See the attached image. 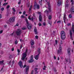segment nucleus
Wrapping results in <instances>:
<instances>
[{
	"label": "nucleus",
	"instance_id": "9",
	"mask_svg": "<svg viewBox=\"0 0 74 74\" xmlns=\"http://www.w3.org/2000/svg\"><path fill=\"white\" fill-rule=\"evenodd\" d=\"M70 36L71 37V40H74V39L73 37H72V30H70Z\"/></svg>",
	"mask_w": 74,
	"mask_h": 74
},
{
	"label": "nucleus",
	"instance_id": "5",
	"mask_svg": "<svg viewBox=\"0 0 74 74\" xmlns=\"http://www.w3.org/2000/svg\"><path fill=\"white\" fill-rule=\"evenodd\" d=\"M15 17H13L12 18H10L9 20L10 22L12 23V22H14L15 21Z\"/></svg>",
	"mask_w": 74,
	"mask_h": 74
},
{
	"label": "nucleus",
	"instance_id": "54",
	"mask_svg": "<svg viewBox=\"0 0 74 74\" xmlns=\"http://www.w3.org/2000/svg\"><path fill=\"white\" fill-rule=\"evenodd\" d=\"M34 71L33 70H32V72H31V74H33V72H34Z\"/></svg>",
	"mask_w": 74,
	"mask_h": 74
},
{
	"label": "nucleus",
	"instance_id": "7",
	"mask_svg": "<svg viewBox=\"0 0 74 74\" xmlns=\"http://www.w3.org/2000/svg\"><path fill=\"white\" fill-rule=\"evenodd\" d=\"M29 68H30V66H28L26 67V68L25 69V73H27L29 70Z\"/></svg>",
	"mask_w": 74,
	"mask_h": 74
},
{
	"label": "nucleus",
	"instance_id": "34",
	"mask_svg": "<svg viewBox=\"0 0 74 74\" xmlns=\"http://www.w3.org/2000/svg\"><path fill=\"white\" fill-rule=\"evenodd\" d=\"M21 3V0H20L18 2V4H20Z\"/></svg>",
	"mask_w": 74,
	"mask_h": 74
},
{
	"label": "nucleus",
	"instance_id": "17",
	"mask_svg": "<svg viewBox=\"0 0 74 74\" xmlns=\"http://www.w3.org/2000/svg\"><path fill=\"white\" fill-rule=\"evenodd\" d=\"M30 43L31 45H33L34 44V41L33 40H32Z\"/></svg>",
	"mask_w": 74,
	"mask_h": 74
},
{
	"label": "nucleus",
	"instance_id": "42",
	"mask_svg": "<svg viewBox=\"0 0 74 74\" xmlns=\"http://www.w3.org/2000/svg\"><path fill=\"white\" fill-rule=\"evenodd\" d=\"M41 23H39L38 24V25L39 26H41Z\"/></svg>",
	"mask_w": 74,
	"mask_h": 74
},
{
	"label": "nucleus",
	"instance_id": "26",
	"mask_svg": "<svg viewBox=\"0 0 74 74\" xmlns=\"http://www.w3.org/2000/svg\"><path fill=\"white\" fill-rule=\"evenodd\" d=\"M68 17L69 18H72V15L71 14H70L69 15Z\"/></svg>",
	"mask_w": 74,
	"mask_h": 74
},
{
	"label": "nucleus",
	"instance_id": "49",
	"mask_svg": "<svg viewBox=\"0 0 74 74\" xmlns=\"http://www.w3.org/2000/svg\"><path fill=\"white\" fill-rule=\"evenodd\" d=\"M12 51H14V48H12Z\"/></svg>",
	"mask_w": 74,
	"mask_h": 74
},
{
	"label": "nucleus",
	"instance_id": "30",
	"mask_svg": "<svg viewBox=\"0 0 74 74\" xmlns=\"http://www.w3.org/2000/svg\"><path fill=\"white\" fill-rule=\"evenodd\" d=\"M71 2L72 3V5H73V4H74V1H73V0H71Z\"/></svg>",
	"mask_w": 74,
	"mask_h": 74
},
{
	"label": "nucleus",
	"instance_id": "61",
	"mask_svg": "<svg viewBox=\"0 0 74 74\" xmlns=\"http://www.w3.org/2000/svg\"><path fill=\"white\" fill-rule=\"evenodd\" d=\"M16 25L17 26H18L19 25V24H18V23H17L16 24Z\"/></svg>",
	"mask_w": 74,
	"mask_h": 74
},
{
	"label": "nucleus",
	"instance_id": "1",
	"mask_svg": "<svg viewBox=\"0 0 74 74\" xmlns=\"http://www.w3.org/2000/svg\"><path fill=\"white\" fill-rule=\"evenodd\" d=\"M27 49H26L25 51V52L23 54V56L22 57L21 60H23L27 56Z\"/></svg>",
	"mask_w": 74,
	"mask_h": 74
},
{
	"label": "nucleus",
	"instance_id": "50",
	"mask_svg": "<svg viewBox=\"0 0 74 74\" xmlns=\"http://www.w3.org/2000/svg\"><path fill=\"white\" fill-rule=\"evenodd\" d=\"M14 63H15V62H14V61L13 60L12 62V64H14Z\"/></svg>",
	"mask_w": 74,
	"mask_h": 74
},
{
	"label": "nucleus",
	"instance_id": "63",
	"mask_svg": "<svg viewBox=\"0 0 74 74\" xmlns=\"http://www.w3.org/2000/svg\"><path fill=\"white\" fill-rule=\"evenodd\" d=\"M38 14H41V13H40V12H38Z\"/></svg>",
	"mask_w": 74,
	"mask_h": 74
},
{
	"label": "nucleus",
	"instance_id": "27",
	"mask_svg": "<svg viewBox=\"0 0 74 74\" xmlns=\"http://www.w3.org/2000/svg\"><path fill=\"white\" fill-rule=\"evenodd\" d=\"M14 43L15 44H17L18 43V42L17 40H16L15 41Z\"/></svg>",
	"mask_w": 74,
	"mask_h": 74
},
{
	"label": "nucleus",
	"instance_id": "4",
	"mask_svg": "<svg viewBox=\"0 0 74 74\" xmlns=\"http://www.w3.org/2000/svg\"><path fill=\"white\" fill-rule=\"evenodd\" d=\"M34 62V60H33V55H32L30 57V60L28 61V63H32Z\"/></svg>",
	"mask_w": 74,
	"mask_h": 74
},
{
	"label": "nucleus",
	"instance_id": "11",
	"mask_svg": "<svg viewBox=\"0 0 74 74\" xmlns=\"http://www.w3.org/2000/svg\"><path fill=\"white\" fill-rule=\"evenodd\" d=\"M34 7H36V8H37L38 9H39L40 8V6L38 4H35L34 5Z\"/></svg>",
	"mask_w": 74,
	"mask_h": 74
},
{
	"label": "nucleus",
	"instance_id": "58",
	"mask_svg": "<svg viewBox=\"0 0 74 74\" xmlns=\"http://www.w3.org/2000/svg\"><path fill=\"white\" fill-rule=\"evenodd\" d=\"M49 25H51H51L52 24V22H51L50 23L49 22Z\"/></svg>",
	"mask_w": 74,
	"mask_h": 74
},
{
	"label": "nucleus",
	"instance_id": "2",
	"mask_svg": "<svg viewBox=\"0 0 74 74\" xmlns=\"http://www.w3.org/2000/svg\"><path fill=\"white\" fill-rule=\"evenodd\" d=\"M26 21L27 24V29H29V30L31 29L32 27V24H29V22H28V20H27V19H26Z\"/></svg>",
	"mask_w": 74,
	"mask_h": 74
},
{
	"label": "nucleus",
	"instance_id": "52",
	"mask_svg": "<svg viewBox=\"0 0 74 74\" xmlns=\"http://www.w3.org/2000/svg\"><path fill=\"white\" fill-rule=\"evenodd\" d=\"M22 48V45H21V46H20V48L21 49Z\"/></svg>",
	"mask_w": 74,
	"mask_h": 74
},
{
	"label": "nucleus",
	"instance_id": "45",
	"mask_svg": "<svg viewBox=\"0 0 74 74\" xmlns=\"http://www.w3.org/2000/svg\"><path fill=\"white\" fill-rule=\"evenodd\" d=\"M26 67V65H24L23 66V68H25Z\"/></svg>",
	"mask_w": 74,
	"mask_h": 74
},
{
	"label": "nucleus",
	"instance_id": "28",
	"mask_svg": "<svg viewBox=\"0 0 74 74\" xmlns=\"http://www.w3.org/2000/svg\"><path fill=\"white\" fill-rule=\"evenodd\" d=\"M12 10L13 11H14V12H15L16 10H15V8H13L12 9Z\"/></svg>",
	"mask_w": 74,
	"mask_h": 74
},
{
	"label": "nucleus",
	"instance_id": "29",
	"mask_svg": "<svg viewBox=\"0 0 74 74\" xmlns=\"http://www.w3.org/2000/svg\"><path fill=\"white\" fill-rule=\"evenodd\" d=\"M7 4H8V3H3V4L2 5H7Z\"/></svg>",
	"mask_w": 74,
	"mask_h": 74
},
{
	"label": "nucleus",
	"instance_id": "12",
	"mask_svg": "<svg viewBox=\"0 0 74 74\" xmlns=\"http://www.w3.org/2000/svg\"><path fill=\"white\" fill-rule=\"evenodd\" d=\"M42 16L41 14H40L39 16V21H40V22H41L42 21Z\"/></svg>",
	"mask_w": 74,
	"mask_h": 74
},
{
	"label": "nucleus",
	"instance_id": "24",
	"mask_svg": "<svg viewBox=\"0 0 74 74\" xmlns=\"http://www.w3.org/2000/svg\"><path fill=\"white\" fill-rule=\"evenodd\" d=\"M45 13H47V14H49V12H48V11L47 10H46L45 11H44Z\"/></svg>",
	"mask_w": 74,
	"mask_h": 74
},
{
	"label": "nucleus",
	"instance_id": "21",
	"mask_svg": "<svg viewBox=\"0 0 74 74\" xmlns=\"http://www.w3.org/2000/svg\"><path fill=\"white\" fill-rule=\"evenodd\" d=\"M61 35H66V34H65V32L64 31H62L61 33Z\"/></svg>",
	"mask_w": 74,
	"mask_h": 74
},
{
	"label": "nucleus",
	"instance_id": "14",
	"mask_svg": "<svg viewBox=\"0 0 74 74\" xmlns=\"http://www.w3.org/2000/svg\"><path fill=\"white\" fill-rule=\"evenodd\" d=\"M61 37L62 40H64L66 38V35H61Z\"/></svg>",
	"mask_w": 74,
	"mask_h": 74
},
{
	"label": "nucleus",
	"instance_id": "22",
	"mask_svg": "<svg viewBox=\"0 0 74 74\" xmlns=\"http://www.w3.org/2000/svg\"><path fill=\"white\" fill-rule=\"evenodd\" d=\"M34 32L36 34H38V32H37V29H34Z\"/></svg>",
	"mask_w": 74,
	"mask_h": 74
},
{
	"label": "nucleus",
	"instance_id": "6",
	"mask_svg": "<svg viewBox=\"0 0 74 74\" xmlns=\"http://www.w3.org/2000/svg\"><path fill=\"white\" fill-rule=\"evenodd\" d=\"M62 44V43H60V46H59V48L58 49V53H59L60 52H61V51H62V47H61V45Z\"/></svg>",
	"mask_w": 74,
	"mask_h": 74
},
{
	"label": "nucleus",
	"instance_id": "40",
	"mask_svg": "<svg viewBox=\"0 0 74 74\" xmlns=\"http://www.w3.org/2000/svg\"><path fill=\"white\" fill-rule=\"evenodd\" d=\"M37 70H38V68L35 69V71H37Z\"/></svg>",
	"mask_w": 74,
	"mask_h": 74
},
{
	"label": "nucleus",
	"instance_id": "31",
	"mask_svg": "<svg viewBox=\"0 0 74 74\" xmlns=\"http://www.w3.org/2000/svg\"><path fill=\"white\" fill-rule=\"evenodd\" d=\"M22 30H26V27L22 28Z\"/></svg>",
	"mask_w": 74,
	"mask_h": 74
},
{
	"label": "nucleus",
	"instance_id": "16",
	"mask_svg": "<svg viewBox=\"0 0 74 74\" xmlns=\"http://www.w3.org/2000/svg\"><path fill=\"white\" fill-rule=\"evenodd\" d=\"M30 16H29L28 17V19L29 20L32 21H33L34 19L33 17H32V18H31Z\"/></svg>",
	"mask_w": 74,
	"mask_h": 74
},
{
	"label": "nucleus",
	"instance_id": "47",
	"mask_svg": "<svg viewBox=\"0 0 74 74\" xmlns=\"http://www.w3.org/2000/svg\"><path fill=\"white\" fill-rule=\"evenodd\" d=\"M60 21H57V23H60Z\"/></svg>",
	"mask_w": 74,
	"mask_h": 74
},
{
	"label": "nucleus",
	"instance_id": "55",
	"mask_svg": "<svg viewBox=\"0 0 74 74\" xmlns=\"http://www.w3.org/2000/svg\"><path fill=\"white\" fill-rule=\"evenodd\" d=\"M54 58L55 60L56 59V56H54Z\"/></svg>",
	"mask_w": 74,
	"mask_h": 74
},
{
	"label": "nucleus",
	"instance_id": "41",
	"mask_svg": "<svg viewBox=\"0 0 74 74\" xmlns=\"http://www.w3.org/2000/svg\"><path fill=\"white\" fill-rule=\"evenodd\" d=\"M25 14H26V12L24 11L23 13V15H25Z\"/></svg>",
	"mask_w": 74,
	"mask_h": 74
},
{
	"label": "nucleus",
	"instance_id": "18",
	"mask_svg": "<svg viewBox=\"0 0 74 74\" xmlns=\"http://www.w3.org/2000/svg\"><path fill=\"white\" fill-rule=\"evenodd\" d=\"M39 54H38V55L36 56L35 57V58L36 60H38V58H39V57H38V56H39Z\"/></svg>",
	"mask_w": 74,
	"mask_h": 74
},
{
	"label": "nucleus",
	"instance_id": "8",
	"mask_svg": "<svg viewBox=\"0 0 74 74\" xmlns=\"http://www.w3.org/2000/svg\"><path fill=\"white\" fill-rule=\"evenodd\" d=\"M18 64L21 68H22V67H23V63H22V62L21 61H20L19 62Z\"/></svg>",
	"mask_w": 74,
	"mask_h": 74
},
{
	"label": "nucleus",
	"instance_id": "64",
	"mask_svg": "<svg viewBox=\"0 0 74 74\" xmlns=\"http://www.w3.org/2000/svg\"><path fill=\"white\" fill-rule=\"evenodd\" d=\"M58 60H59V57H58Z\"/></svg>",
	"mask_w": 74,
	"mask_h": 74
},
{
	"label": "nucleus",
	"instance_id": "33",
	"mask_svg": "<svg viewBox=\"0 0 74 74\" xmlns=\"http://www.w3.org/2000/svg\"><path fill=\"white\" fill-rule=\"evenodd\" d=\"M10 5H8L6 7V8H7V9H8V8H10Z\"/></svg>",
	"mask_w": 74,
	"mask_h": 74
},
{
	"label": "nucleus",
	"instance_id": "25",
	"mask_svg": "<svg viewBox=\"0 0 74 74\" xmlns=\"http://www.w3.org/2000/svg\"><path fill=\"white\" fill-rule=\"evenodd\" d=\"M41 49H38V52L39 53L38 54L40 55V50Z\"/></svg>",
	"mask_w": 74,
	"mask_h": 74
},
{
	"label": "nucleus",
	"instance_id": "36",
	"mask_svg": "<svg viewBox=\"0 0 74 74\" xmlns=\"http://www.w3.org/2000/svg\"><path fill=\"white\" fill-rule=\"evenodd\" d=\"M7 25H4V27L5 29H6L7 28Z\"/></svg>",
	"mask_w": 74,
	"mask_h": 74
},
{
	"label": "nucleus",
	"instance_id": "15",
	"mask_svg": "<svg viewBox=\"0 0 74 74\" xmlns=\"http://www.w3.org/2000/svg\"><path fill=\"white\" fill-rule=\"evenodd\" d=\"M67 53L69 55H70V49L68 48L67 50Z\"/></svg>",
	"mask_w": 74,
	"mask_h": 74
},
{
	"label": "nucleus",
	"instance_id": "10",
	"mask_svg": "<svg viewBox=\"0 0 74 74\" xmlns=\"http://www.w3.org/2000/svg\"><path fill=\"white\" fill-rule=\"evenodd\" d=\"M47 4H48V7H49V11L50 12H51V6L50 5H49V2L47 3Z\"/></svg>",
	"mask_w": 74,
	"mask_h": 74
},
{
	"label": "nucleus",
	"instance_id": "59",
	"mask_svg": "<svg viewBox=\"0 0 74 74\" xmlns=\"http://www.w3.org/2000/svg\"><path fill=\"white\" fill-rule=\"evenodd\" d=\"M3 33V31H0V34H1Z\"/></svg>",
	"mask_w": 74,
	"mask_h": 74
},
{
	"label": "nucleus",
	"instance_id": "19",
	"mask_svg": "<svg viewBox=\"0 0 74 74\" xmlns=\"http://www.w3.org/2000/svg\"><path fill=\"white\" fill-rule=\"evenodd\" d=\"M63 18L64 22H65V21L66 20V15L65 14H64Z\"/></svg>",
	"mask_w": 74,
	"mask_h": 74
},
{
	"label": "nucleus",
	"instance_id": "20",
	"mask_svg": "<svg viewBox=\"0 0 74 74\" xmlns=\"http://www.w3.org/2000/svg\"><path fill=\"white\" fill-rule=\"evenodd\" d=\"M71 12H74V7H73L71 8Z\"/></svg>",
	"mask_w": 74,
	"mask_h": 74
},
{
	"label": "nucleus",
	"instance_id": "53",
	"mask_svg": "<svg viewBox=\"0 0 74 74\" xmlns=\"http://www.w3.org/2000/svg\"><path fill=\"white\" fill-rule=\"evenodd\" d=\"M42 0H41V1H39V3H42Z\"/></svg>",
	"mask_w": 74,
	"mask_h": 74
},
{
	"label": "nucleus",
	"instance_id": "46",
	"mask_svg": "<svg viewBox=\"0 0 74 74\" xmlns=\"http://www.w3.org/2000/svg\"><path fill=\"white\" fill-rule=\"evenodd\" d=\"M10 58H12V56L11 55H10L9 56Z\"/></svg>",
	"mask_w": 74,
	"mask_h": 74
},
{
	"label": "nucleus",
	"instance_id": "3",
	"mask_svg": "<svg viewBox=\"0 0 74 74\" xmlns=\"http://www.w3.org/2000/svg\"><path fill=\"white\" fill-rule=\"evenodd\" d=\"M16 33L17 36H20L22 34V30L18 29L17 31L16 32Z\"/></svg>",
	"mask_w": 74,
	"mask_h": 74
},
{
	"label": "nucleus",
	"instance_id": "35",
	"mask_svg": "<svg viewBox=\"0 0 74 74\" xmlns=\"http://www.w3.org/2000/svg\"><path fill=\"white\" fill-rule=\"evenodd\" d=\"M20 51H21V50H19V49H17V51L18 53H20Z\"/></svg>",
	"mask_w": 74,
	"mask_h": 74
},
{
	"label": "nucleus",
	"instance_id": "62",
	"mask_svg": "<svg viewBox=\"0 0 74 74\" xmlns=\"http://www.w3.org/2000/svg\"><path fill=\"white\" fill-rule=\"evenodd\" d=\"M31 11V8H29V11Z\"/></svg>",
	"mask_w": 74,
	"mask_h": 74
},
{
	"label": "nucleus",
	"instance_id": "48",
	"mask_svg": "<svg viewBox=\"0 0 74 74\" xmlns=\"http://www.w3.org/2000/svg\"><path fill=\"white\" fill-rule=\"evenodd\" d=\"M43 26H45V23H43Z\"/></svg>",
	"mask_w": 74,
	"mask_h": 74
},
{
	"label": "nucleus",
	"instance_id": "51",
	"mask_svg": "<svg viewBox=\"0 0 74 74\" xmlns=\"http://www.w3.org/2000/svg\"><path fill=\"white\" fill-rule=\"evenodd\" d=\"M66 62H68V59L66 58Z\"/></svg>",
	"mask_w": 74,
	"mask_h": 74
},
{
	"label": "nucleus",
	"instance_id": "13",
	"mask_svg": "<svg viewBox=\"0 0 74 74\" xmlns=\"http://www.w3.org/2000/svg\"><path fill=\"white\" fill-rule=\"evenodd\" d=\"M58 0V2H57V5H58V6H60L61 4V1H60V0Z\"/></svg>",
	"mask_w": 74,
	"mask_h": 74
},
{
	"label": "nucleus",
	"instance_id": "56",
	"mask_svg": "<svg viewBox=\"0 0 74 74\" xmlns=\"http://www.w3.org/2000/svg\"><path fill=\"white\" fill-rule=\"evenodd\" d=\"M2 18V16H1V15L0 14V19H1Z\"/></svg>",
	"mask_w": 74,
	"mask_h": 74
},
{
	"label": "nucleus",
	"instance_id": "43",
	"mask_svg": "<svg viewBox=\"0 0 74 74\" xmlns=\"http://www.w3.org/2000/svg\"><path fill=\"white\" fill-rule=\"evenodd\" d=\"M4 10V8H1V11H3V10Z\"/></svg>",
	"mask_w": 74,
	"mask_h": 74
},
{
	"label": "nucleus",
	"instance_id": "23",
	"mask_svg": "<svg viewBox=\"0 0 74 74\" xmlns=\"http://www.w3.org/2000/svg\"><path fill=\"white\" fill-rule=\"evenodd\" d=\"M4 60H3L1 61H0V64H4L3 63Z\"/></svg>",
	"mask_w": 74,
	"mask_h": 74
},
{
	"label": "nucleus",
	"instance_id": "32",
	"mask_svg": "<svg viewBox=\"0 0 74 74\" xmlns=\"http://www.w3.org/2000/svg\"><path fill=\"white\" fill-rule=\"evenodd\" d=\"M51 18H52V17L51 16H49V19H51Z\"/></svg>",
	"mask_w": 74,
	"mask_h": 74
},
{
	"label": "nucleus",
	"instance_id": "38",
	"mask_svg": "<svg viewBox=\"0 0 74 74\" xmlns=\"http://www.w3.org/2000/svg\"><path fill=\"white\" fill-rule=\"evenodd\" d=\"M21 18H25V16H24L23 15H22Z\"/></svg>",
	"mask_w": 74,
	"mask_h": 74
},
{
	"label": "nucleus",
	"instance_id": "44",
	"mask_svg": "<svg viewBox=\"0 0 74 74\" xmlns=\"http://www.w3.org/2000/svg\"><path fill=\"white\" fill-rule=\"evenodd\" d=\"M70 25H71L70 23H69L67 24V25L68 26H70Z\"/></svg>",
	"mask_w": 74,
	"mask_h": 74
},
{
	"label": "nucleus",
	"instance_id": "37",
	"mask_svg": "<svg viewBox=\"0 0 74 74\" xmlns=\"http://www.w3.org/2000/svg\"><path fill=\"white\" fill-rule=\"evenodd\" d=\"M35 38L36 39H38V36H35Z\"/></svg>",
	"mask_w": 74,
	"mask_h": 74
},
{
	"label": "nucleus",
	"instance_id": "57",
	"mask_svg": "<svg viewBox=\"0 0 74 74\" xmlns=\"http://www.w3.org/2000/svg\"><path fill=\"white\" fill-rule=\"evenodd\" d=\"M42 69L43 70H46V69L45 68H43Z\"/></svg>",
	"mask_w": 74,
	"mask_h": 74
},
{
	"label": "nucleus",
	"instance_id": "39",
	"mask_svg": "<svg viewBox=\"0 0 74 74\" xmlns=\"http://www.w3.org/2000/svg\"><path fill=\"white\" fill-rule=\"evenodd\" d=\"M69 5L68 4H67L65 5V6L67 7L69 6Z\"/></svg>",
	"mask_w": 74,
	"mask_h": 74
},
{
	"label": "nucleus",
	"instance_id": "60",
	"mask_svg": "<svg viewBox=\"0 0 74 74\" xmlns=\"http://www.w3.org/2000/svg\"><path fill=\"white\" fill-rule=\"evenodd\" d=\"M57 42H58V41H57L56 40V44H57Z\"/></svg>",
	"mask_w": 74,
	"mask_h": 74
}]
</instances>
